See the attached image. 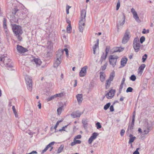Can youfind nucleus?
<instances>
[{
  "label": "nucleus",
  "instance_id": "obj_1",
  "mask_svg": "<svg viewBox=\"0 0 154 154\" xmlns=\"http://www.w3.org/2000/svg\"><path fill=\"white\" fill-rule=\"evenodd\" d=\"M86 10L82 9L81 12L80 20L79 22V29L81 32H82L85 26Z\"/></svg>",
  "mask_w": 154,
  "mask_h": 154
},
{
  "label": "nucleus",
  "instance_id": "obj_2",
  "mask_svg": "<svg viewBox=\"0 0 154 154\" xmlns=\"http://www.w3.org/2000/svg\"><path fill=\"white\" fill-rule=\"evenodd\" d=\"M0 61H3L4 65L7 67H12V65L10 63V59L7 56H5L4 55L0 56Z\"/></svg>",
  "mask_w": 154,
  "mask_h": 154
},
{
  "label": "nucleus",
  "instance_id": "obj_3",
  "mask_svg": "<svg viewBox=\"0 0 154 154\" xmlns=\"http://www.w3.org/2000/svg\"><path fill=\"white\" fill-rule=\"evenodd\" d=\"M12 26L13 32L16 36H17V35H22L23 31L20 26L16 24H13Z\"/></svg>",
  "mask_w": 154,
  "mask_h": 154
},
{
  "label": "nucleus",
  "instance_id": "obj_4",
  "mask_svg": "<svg viewBox=\"0 0 154 154\" xmlns=\"http://www.w3.org/2000/svg\"><path fill=\"white\" fill-rule=\"evenodd\" d=\"M25 79L28 89L29 91H31L32 90V78L29 76L26 75L25 77Z\"/></svg>",
  "mask_w": 154,
  "mask_h": 154
},
{
  "label": "nucleus",
  "instance_id": "obj_5",
  "mask_svg": "<svg viewBox=\"0 0 154 154\" xmlns=\"http://www.w3.org/2000/svg\"><path fill=\"white\" fill-rule=\"evenodd\" d=\"M118 57L117 56L111 55L110 56L109 58L110 64L113 67H114L116 65L117 59Z\"/></svg>",
  "mask_w": 154,
  "mask_h": 154
},
{
  "label": "nucleus",
  "instance_id": "obj_6",
  "mask_svg": "<svg viewBox=\"0 0 154 154\" xmlns=\"http://www.w3.org/2000/svg\"><path fill=\"white\" fill-rule=\"evenodd\" d=\"M130 32L128 30H127L125 33L124 36L122 38V43L125 44L127 42L129 39L130 37L129 35Z\"/></svg>",
  "mask_w": 154,
  "mask_h": 154
},
{
  "label": "nucleus",
  "instance_id": "obj_7",
  "mask_svg": "<svg viewBox=\"0 0 154 154\" xmlns=\"http://www.w3.org/2000/svg\"><path fill=\"white\" fill-rule=\"evenodd\" d=\"M133 47L136 52L139 51L140 48V44L137 41V40L134 39L133 44Z\"/></svg>",
  "mask_w": 154,
  "mask_h": 154
},
{
  "label": "nucleus",
  "instance_id": "obj_8",
  "mask_svg": "<svg viewBox=\"0 0 154 154\" xmlns=\"http://www.w3.org/2000/svg\"><path fill=\"white\" fill-rule=\"evenodd\" d=\"M17 51L20 54L24 53L28 51L27 49L24 48L22 46L18 45H17Z\"/></svg>",
  "mask_w": 154,
  "mask_h": 154
},
{
  "label": "nucleus",
  "instance_id": "obj_9",
  "mask_svg": "<svg viewBox=\"0 0 154 154\" xmlns=\"http://www.w3.org/2000/svg\"><path fill=\"white\" fill-rule=\"evenodd\" d=\"M115 92V90L111 89L106 94L105 96L108 99L111 98L114 96Z\"/></svg>",
  "mask_w": 154,
  "mask_h": 154
},
{
  "label": "nucleus",
  "instance_id": "obj_10",
  "mask_svg": "<svg viewBox=\"0 0 154 154\" xmlns=\"http://www.w3.org/2000/svg\"><path fill=\"white\" fill-rule=\"evenodd\" d=\"M131 12L133 15L134 18L135 20L136 21L139 23L140 22V20L139 19L137 13L134 8H132L131 9Z\"/></svg>",
  "mask_w": 154,
  "mask_h": 154
},
{
  "label": "nucleus",
  "instance_id": "obj_11",
  "mask_svg": "<svg viewBox=\"0 0 154 154\" xmlns=\"http://www.w3.org/2000/svg\"><path fill=\"white\" fill-rule=\"evenodd\" d=\"M98 135V134L97 133L94 132L93 133L92 136H91L88 140V143L89 144H91L93 140L97 138Z\"/></svg>",
  "mask_w": 154,
  "mask_h": 154
},
{
  "label": "nucleus",
  "instance_id": "obj_12",
  "mask_svg": "<svg viewBox=\"0 0 154 154\" xmlns=\"http://www.w3.org/2000/svg\"><path fill=\"white\" fill-rule=\"evenodd\" d=\"M87 69L86 66H85L82 68L79 73V75L80 77H84L86 75Z\"/></svg>",
  "mask_w": 154,
  "mask_h": 154
},
{
  "label": "nucleus",
  "instance_id": "obj_13",
  "mask_svg": "<svg viewBox=\"0 0 154 154\" xmlns=\"http://www.w3.org/2000/svg\"><path fill=\"white\" fill-rule=\"evenodd\" d=\"M63 50H59L56 52V58H61L62 60L63 57Z\"/></svg>",
  "mask_w": 154,
  "mask_h": 154
},
{
  "label": "nucleus",
  "instance_id": "obj_14",
  "mask_svg": "<svg viewBox=\"0 0 154 154\" xmlns=\"http://www.w3.org/2000/svg\"><path fill=\"white\" fill-rule=\"evenodd\" d=\"M62 60L60 58H56L54 63V68L57 67L61 63Z\"/></svg>",
  "mask_w": 154,
  "mask_h": 154
},
{
  "label": "nucleus",
  "instance_id": "obj_15",
  "mask_svg": "<svg viewBox=\"0 0 154 154\" xmlns=\"http://www.w3.org/2000/svg\"><path fill=\"white\" fill-rule=\"evenodd\" d=\"M81 112L79 111H76V112H72L71 114V116L73 118H75L77 117H79L82 114Z\"/></svg>",
  "mask_w": 154,
  "mask_h": 154
},
{
  "label": "nucleus",
  "instance_id": "obj_16",
  "mask_svg": "<svg viewBox=\"0 0 154 154\" xmlns=\"http://www.w3.org/2000/svg\"><path fill=\"white\" fill-rule=\"evenodd\" d=\"M120 17L122 18V21H119V25L120 26L123 25L125 22V17L124 14H123L122 15H120Z\"/></svg>",
  "mask_w": 154,
  "mask_h": 154
},
{
  "label": "nucleus",
  "instance_id": "obj_17",
  "mask_svg": "<svg viewBox=\"0 0 154 154\" xmlns=\"http://www.w3.org/2000/svg\"><path fill=\"white\" fill-rule=\"evenodd\" d=\"M76 97L79 103H81L83 100L82 94H78L76 95Z\"/></svg>",
  "mask_w": 154,
  "mask_h": 154
},
{
  "label": "nucleus",
  "instance_id": "obj_18",
  "mask_svg": "<svg viewBox=\"0 0 154 154\" xmlns=\"http://www.w3.org/2000/svg\"><path fill=\"white\" fill-rule=\"evenodd\" d=\"M100 80L103 82L105 79L106 75L103 72H100Z\"/></svg>",
  "mask_w": 154,
  "mask_h": 154
},
{
  "label": "nucleus",
  "instance_id": "obj_19",
  "mask_svg": "<svg viewBox=\"0 0 154 154\" xmlns=\"http://www.w3.org/2000/svg\"><path fill=\"white\" fill-rule=\"evenodd\" d=\"M33 61L37 66H39L42 63L41 60L38 58H35L33 59Z\"/></svg>",
  "mask_w": 154,
  "mask_h": 154
},
{
  "label": "nucleus",
  "instance_id": "obj_20",
  "mask_svg": "<svg viewBox=\"0 0 154 154\" xmlns=\"http://www.w3.org/2000/svg\"><path fill=\"white\" fill-rule=\"evenodd\" d=\"M128 60V59L126 58H122L121 61V65L122 66H124L126 64Z\"/></svg>",
  "mask_w": 154,
  "mask_h": 154
},
{
  "label": "nucleus",
  "instance_id": "obj_21",
  "mask_svg": "<svg viewBox=\"0 0 154 154\" xmlns=\"http://www.w3.org/2000/svg\"><path fill=\"white\" fill-rule=\"evenodd\" d=\"M26 127V124L24 122H23L22 124H20L19 125V127L23 131H24Z\"/></svg>",
  "mask_w": 154,
  "mask_h": 154
},
{
  "label": "nucleus",
  "instance_id": "obj_22",
  "mask_svg": "<svg viewBox=\"0 0 154 154\" xmlns=\"http://www.w3.org/2000/svg\"><path fill=\"white\" fill-rule=\"evenodd\" d=\"M81 143V141L79 140H76V139H74L73 142L71 143V146H73L76 144H80Z\"/></svg>",
  "mask_w": 154,
  "mask_h": 154
},
{
  "label": "nucleus",
  "instance_id": "obj_23",
  "mask_svg": "<svg viewBox=\"0 0 154 154\" xmlns=\"http://www.w3.org/2000/svg\"><path fill=\"white\" fill-rule=\"evenodd\" d=\"M129 137H130L129 140V143H133L136 138L135 137H133L132 135L131 134H130L129 135Z\"/></svg>",
  "mask_w": 154,
  "mask_h": 154
},
{
  "label": "nucleus",
  "instance_id": "obj_24",
  "mask_svg": "<svg viewBox=\"0 0 154 154\" xmlns=\"http://www.w3.org/2000/svg\"><path fill=\"white\" fill-rule=\"evenodd\" d=\"M115 76V73L114 72H111L109 76L108 80L112 81L113 80L114 77Z\"/></svg>",
  "mask_w": 154,
  "mask_h": 154
},
{
  "label": "nucleus",
  "instance_id": "obj_25",
  "mask_svg": "<svg viewBox=\"0 0 154 154\" xmlns=\"http://www.w3.org/2000/svg\"><path fill=\"white\" fill-rule=\"evenodd\" d=\"M64 148V146L61 145L60 146V147L58 148L57 150V152L56 153H59L61 152L63 150Z\"/></svg>",
  "mask_w": 154,
  "mask_h": 154
},
{
  "label": "nucleus",
  "instance_id": "obj_26",
  "mask_svg": "<svg viewBox=\"0 0 154 154\" xmlns=\"http://www.w3.org/2000/svg\"><path fill=\"white\" fill-rule=\"evenodd\" d=\"M53 44L50 41H48L47 43V48L50 49H51L52 48Z\"/></svg>",
  "mask_w": 154,
  "mask_h": 154
},
{
  "label": "nucleus",
  "instance_id": "obj_27",
  "mask_svg": "<svg viewBox=\"0 0 154 154\" xmlns=\"http://www.w3.org/2000/svg\"><path fill=\"white\" fill-rule=\"evenodd\" d=\"M111 82V81H110L108 79L106 81V84H105V87H106V89H107L108 88H109V87L110 85Z\"/></svg>",
  "mask_w": 154,
  "mask_h": 154
},
{
  "label": "nucleus",
  "instance_id": "obj_28",
  "mask_svg": "<svg viewBox=\"0 0 154 154\" xmlns=\"http://www.w3.org/2000/svg\"><path fill=\"white\" fill-rule=\"evenodd\" d=\"M82 122L84 128L85 129L88 126L87 121L86 120L84 119L82 120Z\"/></svg>",
  "mask_w": 154,
  "mask_h": 154
},
{
  "label": "nucleus",
  "instance_id": "obj_29",
  "mask_svg": "<svg viewBox=\"0 0 154 154\" xmlns=\"http://www.w3.org/2000/svg\"><path fill=\"white\" fill-rule=\"evenodd\" d=\"M106 55H105L104 53H103L101 57V59L100 61V62H101V63H102L103 60H104L106 59Z\"/></svg>",
  "mask_w": 154,
  "mask_h": 154
},
{
  "label": "nucleus",
  "instance_id": "obj_30",
  "mask_svg": "<svg viewBox=\"0 0 154 154\" xmlns=\"http://www.w3.org/2000/svg\"><path fill=\"white\" fill-rule=\"evenodd\" d=\"M99 39H97V43L93 46V49H96V48L98 47H99Z\"/></svg>",
  "mask_w": 154,
  "mask_h": 154
},
{
  "label": "nucleus",
  "instance_id": "obj_31",
  "mask_svg": "<svg viewBox=\"0 0 154 154\" xmlns=\"http://www.w3.org/2000/svg\"><path fill=\"white\" fill-rule=\"evenodd\" d=\"M145 67V65L144 64H142L139 67V70L140 72H142L143 70L144 69Z\"/></svg>",
  "mask_w": 154,
  "mask_h": 154
},
{
  "label": "nucleus",
  "instance_id": "obj_32",
  "mask_svg": "<svg viewBox=\"0 0 154 154\" xmlns=\"http://www.w3.org/2000/svg\"><path fill=\"white\" fill-rule=\"evenodd\" d=\"M3 26L5 29H7L6 19L5 18L3 19Z\"/></svg>",
  "mask_w": 154,
  "mask_h": 154
},
{
  "label": "nucleus",
  "instance_id": "obj_33",
  "mask_svg": "<svg viewBox=\"0 0 154 154\" xmlns=\"http://www.w3.org/2000/svg\"><path fill=\"white\" fill-rule=\"evenodd\" d=\"M68 26L67 27L66 29L67 32L68 33H69L71 32V30L72 29V27L71 24H69L68 25Z\"/></svg>",
  "mask_w": 154,
  "mask_h": 154
},
{
  "label": "nucleus",
  "instance_id": "obj_34",
  "mask_svg": "<svg viewBox=\"0 0 154 154\" xmlns=\"http://www.w3.org/2000/svg\"><path fill=\"white\" fill-rule=\"evenodd\" d=\"M124 49V48H116L115 49V50H114V52H117L118 51H121L123 50Z\"/></svg>",
  "mask_w": 154,
  "mask_h": 154
},
{
  "label": "nucleus",
  "instance_id": "obj_35",
  "mask_svg": "<svg viewBox=\"0 0 154 154\" xmlns=\"http://www.w3.org/2000/svg\"><path fill=\"white\" fill-rule=\"evenodd\" d=\"M110 103H109L106 104L104 107V109L105 110H106L109 107L110 105Z\"/></svg>",
  "mask_w": 154,
  "mask_h": 154
},
{
  "label": "nucleus",
  "instance_id": "obj_36",
  "mask_svg": "<svg viewBox=\"0 0 154 154\" xmlns=\"http://www.w3.org/2000/svg\"><path fill=\"white\" fill-rule=\"evenodd\" d=\"M56 97L55 95H54L51 96L50 97H48L47 99V100L48 101H49L53 100Z\"/></svg>",
  "mask_w": 154,
  "mask_h": 154
},
{
  "label": "nucleus",
  "instance_id": "obj_37",
  "mask_svg": "<svg viewBox=\"0 0 154 154\" xmlns=\"http://www.w3.org/2000/svg\"><path fill=\"white\" fill-rule=\"evenodd\" d=\"M108 63L106 62L103 66H101V69L102 71H104L106 69Z\"/></svg>",
  "mask_w": 154,
  "mask_h": 154
},
{
  "label": "nucleus",
  "instance_id": "obj_38",
  "mask_svg": "<svg viewBox=\"0 0 154 154\" xmlns=\"http://www.w3.org/2000/svg\"><path fill=\"white\" fill-rule=\"evenodd\" d=\"M54 143L55 142H52L50 143L46 146V147L48 149L49 148L51 147L52 146L54 145Z\"/></svg>",
  "mask_w": 154,
  "mask_h": 154
},
{
  "label": "nucleus",
  "instance_id": "obj_39",
  "mask_svg": "<svg viewBox=\"0 0 154 154\" xmlns=\"http://www.w3.org/2000/svg\"><path fill=\"white\" fill-rule=\"evenodd\" d=\"M134 121L135 120L132 119V122L130 127V129L131 130H132L133 129Z\"/></svg>",
  "mask_w": 154,
  "mask_h": 154
},
{
  "label": "nucleus",
  "instance_id": "obj_40",
  "mask_svg": "<svg viewBox=\"0 0 154 154\" xmlns=\"http://www.w3.org/2000/svg\"><path fill=\"white\" fill-rule=\"evenodd\" d=\"M63 93L62 92L55 94L56 97H62L63 96Z\"/></svg>",
  "mask_w": 154,
  "mask_h": 154
},
{
  "label": "nucleus",
  "instance_id": "obj_41",
  "mask_svg": "<svg viewBox=\"0 0 154 154\" xmlns=\"http://www.w3.org/2000/svg\"><path fill=\"white\" fill-rule=\"evenodd\" d=\"M62 109V107H59L57 110V113L58 115H60L61 114Z\"/></svg>",
  "mask_w": 154,
  "mask_h": 154
},
{
  "label": "nucleus",
  "instance_id": "obj_42",
  "mask_svg": "<svg viewBox=\"0 0 154 154\" xmlns=\"http://www.w3.org/2000/svg\"><path fill=\"white\" fill-rule=\"evenodd\" d=\"M130 79L131 80L134 81L136 79V77L134 75H132L130 77Z\"/></svg>",
  "mask_w": 154,
  "mask_h": 154
},
{
  "label": "nucleus",
  "instance_id": "obj_43",
  "mask_svg": "<svg viewBox=\"0 0 154 154\" xmlns=\"http://www.w3.org/2000/svg\"><path fill=\"white\" fill-rule=\"evenodd\" d=\"M96 125L97 128V129H99L101 128V126L100 122H97L96 124Z\"/></svg>",
  "mask_w": 154,
  "mask_h": 154
},
{
  "label": "nucleus",
  "instance_id": "obj_44",
  "mask_svg": "<svg viewBox=\"0 0 154 154\" xmlns=\"http://www.w3.org/2000/svg\"><path fill=\"white\" fill-rule=\"evenodd\" d=\"M147 57V55L146 54H144V55L142 57V60L143 62H144L146 60Z\"/></svg>",
  "mask_w": 154,
  "mask_h": 154
},
{
  "label": "nucleus",
  "instance_id": "obj_45",
  "mask_svg": "<svg viewBox=\"0 0 154 154\" xmlns=\"http://www.w3.org/2000/svg\"><path fill=\"white\" fill-rule=\"evenodd\" d=\"M133 90V89L131 87H129L127 88L126 92L127 93L128 92H132Z\"/></svg>",
  "mask_w": 154,
  "mask_h": 154
},
{
  "label": "nucleus",
  "instance_id": "obj_46",
  "mask_svg": "<svg viewBox=\"0 0 154 154\" xmlns=\"http://www.w3.org/2000/svg\"><path fill=\"white\" fill-rule=\"evenodd\" d=\"M145 40V38L144 36L141 37L140 38V42L141 43H142Z\"/></svg>",
  "mask_w": 154,
  "mask_h": 154
},
{
  "label": "nucleus",
  "instance_id": "obj_47",
  "mask_svg": "<svg viewBox=\"0 0 154 154\" xmlns=\"http://www.w3.org/2000/svg\"><path fill=\"white\" fill-rule=\"evenodd\" d=\"M143 132L144 133V134H147L149 132V128H147Z\"/></svg>",
  "mask_w": 154,
  "mask_h": 154
},
{
  "label": "nucleus",
  "instance_id": "obj_48",
  "mask_svg": "<svg viewBox=\"0 0 154 154\" xmlns=\"http://www.w3.org/2000/svg\"><path fill=\"white\" fill-rule=\"evenodd\" d=\"M21 35H17L16 36L17 39L20 41H21L22 39V38L20 36Z\"/></svg>",
  "mask_w": 154,
  "mask_h": 154
},
{
  "label": "nucleus",
  "instance_id": "obj_49",
  "mask_svg": "<svg viewBox=\"0 0 154 154\" xmlns=\"http://www.w3.org/2000/svg\"><path fill=\"white\" fill-rule=\"evenodd\" d=\"M71 7L68 5H67L66 8V13L67 14H69V9Z\"/></svg>",
  "mask_w": 154,
  "mask_h": 154
},
{
  "label": "nucleus",
  "instance_id": "obj_50",
  "mask_svg": "<svg viewBox=\"0 0 154 154\" xmlns=\"http://www.w3.org/2000/svg\"><path fill=\"white\" fill-rule=\"evenodd\" d=\"M149 32V30L148 29L146 30L145 29H143V31H142V33L143 34H145L146 33H148Z\"/></svg>",
  "mask_w": 154,
  "mask_h": 154
},
{
  "label": "nucleus",
  "instance_id": "obj_51",
  "mask_svg": "<svg viewBox=\"0 0 154 154\" xmlns=\"http://www.w3.org/2000/svg\"><path fill=\"white\" fill-rule=\"evenodd\" d=\"M63 50L65 51L66 52V55L67 56H68L69 55V53L68 49L67 48H64Z\"/></svg>",
  "mask_w": 154,
  "mask_h": 154
},
{
  "label": "nucleus",
  "instance_id": "obj_52",
  "mask_svg": "<svg viewBox=\"0 0 154 154\" xmlns=\"http://www.w3.org/2000/svg\"><path fill=\"white\" fill-rule=\"evenodd\" d=\"M125 132V130L123 129H122L121 130V132H120V135L121 136H123Z\"/></svg>",
  "mask_w": 154,
  "mask_h": 154
},
{
  "label": "nucleus",
  "instance_id": "obj_53",
  "mask_svg": "<svg viewBox=\"0 0 154 154\" xmlns=\"http://www.w3.org/2000/svg\"><path fill=\"white\" fill-rule=\"evenodd\" d=\"M120 7V3L119 2L117 3V5H116V9L117 10H119V7Z\"/></svg>",
  "mask_w": 154,
  "mask_h": 154
},
{
  "label": "nucleus",
  "instance_id": "obj_54",
  "mask_svg": "<svg viewBox=\"0 0 154 154\" xmlns=\"http://www.w3.org/2000/svg\"><path fill=\"white\" fill-rule=\"evenodd\" d=\"M82 137V136L81 135H78L76 136L74 139H81Z\"/></svg>",
  "mask_w": 154,
  "mask_h": 154
},
{
  "label": "nucleus",
  "instance_id": "obj_55",
  "mask_svg": "<svg viewBox=\"0 0 154 154\" xmlns=\"http://www.w3.org/2000/svg\"><path fill=\"white\" fill-rule=\"evenodd\" d=\"M139 149V148H137L136 150L134 152L133 154H140L139 152L138 151V150Z\"/></svg>",
  "mask_w": 154,
  "mask_h": 154
},
{
  "label": "nucleus",
  "instance_id": "obj_56",
  "mask_svg": "<svg viewBox=\"0 0 154 154\" xmlns=\"http://www.w3.org/2000/svg\"><path fill=\"white\" fill-rule=\"evenodd\" d=\"M37 152L35 151H33L31 152L28 153H26V154H37Z\"/></svg>",
  "mask_w": 154,
  "mask_h": 154
},
{
  "label": "nucleus",
  "instance_id": "obj_57",
  "mask_svg": "<svg viewBox=\"0 0 154 154\" xmlns=\"http://www.w3.org/2000/svg\"><path fill=\"white\" fill-rule=\"evenodd\" d=\"M110 110L111 112H113L114 111V107L113 105L110 106Z\"/></svg>",
  "mask_w": 154,
  "mask_h": 154
},
{
  "label": "nucleus",
  "instance_id": "obj_58",
  "mask_svg": "<svg viewBox=\"0 0 154 154\" xmlns=\"http://www.w3.org/2000/svg\"><path fill=\"white\" fill-rule=\"evenodd\" d=\"M123 84H121L120 85V86L119 88V90L120 91H121L123 88Z\"/></svg>",
  "mask_w": 154,
  "mask_h": 154
},
{
  "label": "nucleus",
  "instance_id": "obj_59",
  "mask_svg": "<svg viewBox=\"0 0 154 154\" xmlns=\"http://www.w3.org/2000/svg\"><path fill=\"white\" fill-rule=\"evenodd\" d=\"M125 81V76H123L121 84H124Z\"/></svg>",
  "mask_w": 154,
  "mask_h": 154
},
{
  "label": "nucleus",
  "instance_id": "obj_60",
  "mask_svg": "<svg viewBox=\"0 0 154 154\" xmlns=\"http://www.w3.org/2000/svg\"><path fill=\"white\" fill-rule=\"evenodd\" d=\"M135 112L134 111L133 112V115L132 116V119L135 120Z\"/></svg>",
  "mask_w": 154,
  "mask_h": 154
},
{
  "label": "nucleus",
  "instance_id": "obj_61",
  "mask_svg": "<svg viewBox=\"0 0 154 154\" xmlns=\"http://www.w3.org/2000/svg\"><path fill=\"white\" fill-rule=\"evenodd\" d=\"M59 122H57V123H56V125H55V126L54 127V129H56V128H57V126H58V125L59 124Z\"/></svg>",
  "mask_w": 154,
  "mask_h": 154
},
{
  "label": "nucleus",
  "instance_id": "obj_62",
  "mask_svg": "<svg viewBox=\"0 0 154 154\" xmlns=\"http://www.w3.org/2000/svg\"><path fill=\"white\" fill-rule=\"evenodd\" d=\"M67 126V125H66V126H65V127H63L62 128V129H60L59 131H65V128Z\"/></svg>",
  "mask_w": 154,
  "mask_h": 154
},
{
  "label": "nucleus",
  "instance_id": "obj_63",
  "mask_svg": "<svg viewBox=\"0 0 154 154\" xmlns=\"http://www.w3.org/2000/svg\"><path fill=\"white\" fill-rule=\"evenodd\" d=\"M48 149H47V148L45 147V148L42 150V153H43L45 152Z\"/></svg>",
  "mask_w": 154,
  "mask_h": 154
},
{
  "label": "nucleus",
  "instance_id": "obj_64",
  "mask_svg": "<svg viewBox=\"0 0 154 154\" xmlns=\"http://www.w3.org/2000/svg\"><path fill=\"white\" fill-rule=\"evenodd\" d=\"M125 98V97H123L122 96H121L120 99V101H122L124 100V99Z\"/></svg>",
  "mask_w": 154,
  "mask_h": 154
}]
</instances>
